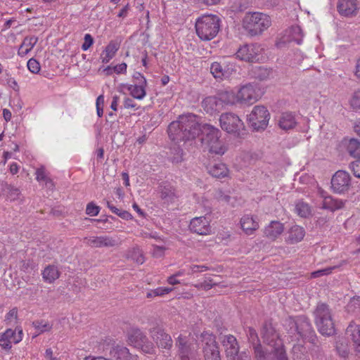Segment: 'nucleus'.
I'll return each mask as SVG.
<instances>
[{"label": "nucleus", "mask_w": 360, "mask_h": 360, "mask_svg": "<svg viewBox=\"0 0 360 360\" xmlns=\"http://www.w3.org/2000/svg\"><path fill=\"white\" fill-rule=\"evenodd\" d=\"M269 73L270 70L268 68L259 66L255 70V77L259 80H264L269 77Z\"/></svg>", "instance_id": "47"}, {"label": "nucleus", "mask_w": 360, "mask_h": 360, "mask_svg": "<svg viewBox=\"0 0 360 360\" xmlns=\"http://www.w3.org/2000/svg\"><path fill=\"white\" fill-rule=\"evenodd\" d=\"M349 313L357 314L360 312V297H353L350 299L346 307Z\"/></svg>", "instance_id": "39"}, {"label": "nucleus", "mask_w": 360, "mask_h": 360, "mask_svg": "<svg viewBox=\"0 0 360 360\" xmlns=\"http://www.w3.org/2000/svg\"><path fill=\"white\" fill-rule=\"evenodd\" d=\"M271 25V18L259 11L247 12L242 20V27L250 36L262 34Z\"/></svg>", "instance_id": "3"}, {"label": "nucleus", "mask_w": 360, "mask_h": 360, "mask_svg": "<svg viewBox=\"0 0 360 360\" xmlns=\"http://www.w3.org/2000/svg\"><path fill=\"white\" fill-rule=\"evenodd\" d=\"M346 335L352 342L356 355L360 356V325L352 321L346 329Z\"/></svg>", "instance_id": "21"}, {"label": "nucleus", "mask_w": 360, "mask_h": 360, "mask_svg": "<svg viewBox=\"0 0 360 360\" xmlns=\"http://www.w3.org/2000/svg\"><path fill=\"white\" fill-rule=\"evenodd\" d=\"M118 102H119V97L117 96H114L112 97V103H111V105H110V108L116 111L117 109V106H118Z\"/></svg>", "instance_id": "59"}, {"label": "nucleus", "mask_w": 360, "mask_h": 360, "mask_svg": "<svg viewBox=\"0 0 360 360\" xmlns=\"http://www.w3.org/2000/svg\"><path fill=\"white\" fill-rule=\"evenodd\" d=\"M174 196V192L171 188H163L160 191V198L162 200H172Z\"/></svg>", "instance_id": "52"}, {"label": "nucleus", "mask_w": 360, "mask_h": 360, "mask_svg": "<svg viewBox=\"0 0 360 360\" xmlns=\"http://www.w3.org/2000/svg\"><path fill=\"white\" fill-rule=\"evenodd\" d=\"M189 228L191 231L197 234L209 235L212 233L211 219L206 215L194 217L191 221Z\"/></svg>", "instance_id": "16"}, {"label": "nucleus", "mask_w": 360, "mask_h": 360, "mask_svg": "<svg viewBox=\"0 0 360 360\" xmlns=\"http://www.w3.org/2000/svg\"><path fill=\"white\" fill-rule=\"evenodd\" d=\"M100 208L98 206L96 205L94 202H89L86 206V214L91 216L95 217L97 216L99 213Z\"/></svg>", "instance_id": "50"}, {"label": "nucleus", "mask_w": 360, "mask_h": 360, "mask_svg": "<svg viewBox=\"0 0 360 360\" xmlns=\"http://www.w3.org/2000/svg\"><path fill=\"white\" fill-rule=\"evenodd\" d=\"M98 350L101 352L109 351L110 354L117 360H137V356L132 355L125 347L118 345L110 338H107L99 343Z\"/></svg>", "instance_id": "9"}, {"label": "nucleus", "mask_w": 360, "mask_h": 360, "mask_svg": "<svg viewBox=\"0 0 360 360\" xmlns=\"http://www.w3.org/2000/svg\"><path fill=\"white\" fill-rule=\"evenodd\" d=\"M306 235L305 229L299 225H292L285 233V241L287 244L295 245L300 243Z\"/></svg>", "instance_id": "20"}, {"label": "nucleus", "mask_w": 360, "mask_h": 360, "mask_svg": "<svg viewBox=\"0 0 360 360\" xmlns=\"http://www.w3.org/2000/svg\"><path fill=\"white\" fill-rule=\"evenodd\" d=\"M323 202L322 208L327 210L335 211L343 208L345 203L342 200L333 198L330 195H323L322 194Z\"/></svg>", "instance_id": "32"}, {"label": "nucleus", "mask_w": 360, "mask_h": 360, "mask_svg": "<svg viewBox=\"0 0 360 360\" xmlns=\"http://www.w3.org/2000/svg\"><path fill=\"white\" fill-rule=\"evenodd\" d=\"M135 78L139 80V84L129 85L127 89L132 97L138 100H142L146 96L147 80L141 73H137Z\"/></svg>", "instance_id": "23"}, {"label": "nucleus", "mask_w": 360, "mask_h": 360, "mask_svg": "<svg viewBox=\"0 0 360 360\" xmlns=\"http://www.w3.org/2000/svg\"><path fill=\"white\" fill-rule=\"evenodd\" d=\"M190 269L192 273L202 272V271L207 270V267H205V266L193 265L190 267Z\"/></svg>", "instance_id": "58"}, {"label": "nucleus", "mask_w": 360, "mask_h": 360, "mask_svg": "<svg viewBox=\"0 0 360 360\" xmlns=\"http://www.w3.org/2000/svg\"><path fill=\"white\" fill-rule=\"evenodd\" d=\"M146 340L147 336L138 328H131L127 332L128 344L135 348L139 347Z\"/></svg>", "instance_id": "27"}, {"label": "nucleus", "mask_w": 360, "mask_h": 360, "mask_svg": "<svg viewBox=\"0 0 360 360\" xmlns=\"http://www.w3.org/2000/svg\"><path fill=\"white\" fill-rule=\"evenodd\" d=\"M83 360H112L111 359L103 357V356H95L89 355L83 359Z\"/></svg>", "instance_id": "61"}, {"label": "nucleus", "mask_w": 360, "mask_h": 360, "mask_svg": "<svg viewBox=\"0 0 360 360\" xmlns=\"http://www.w3.org/2000/svg\"><path fill=\"white\" fill-rule=\"evenodd\" d=\"M337 8L342 16H355L360 8L359 0H339Z\"/></svg>", "instance_id": "18"}, {"label": "nucleus", "mask_w": 360, "mask_h": 360, "mask_svg": "<svg viewBox=\"0 0 360 360\" xmlns=\"http://www.w3.org/2000/svg\"><path fill=\"white\" fill-rule=\"evenodd\" d=\"M203 344L202 351L205 360H221L220 352L216 337L209 332L201 334Z\"/></svg>", "instance_id": "13"}, {"label": "nucleus", "mask_w": 360, "mask_h": 360, "mask_svg": "<svg viewBox=\"0 0 360 360\" xmlns=\"http://www.w3.org/2000/svg\"><path fill=\"white\" fill-rule=\"evenodd\" d=\"M105 105V96L103 94L99 95L96 101V108H103Z\"/></svg>", "instance_id": "57"}, {"label": "nucleus", "mask_w": 360, "mask_h": 360, "mask_svg": "<svg viewBox=\"0 0 360 360\" xmlns=\"http://www.w3.org/2000/svg\"><path fill=\"white\" fill-rule=\"evenodd\" d=\"M35 179L39 183H44L46 187L53 189L54 187L53 182L49 175V172L44 166L37 167L35 171Z\"/></svg>", "instance_id": "34"}, {"label": "nucleus", "mask_w": 360, "mask_h": 360, "mask_svg": "<svg viewBox=\"0 0 360 360\" xmlns=\"http://www.w3.org/2000/svg\"><path fill=\"white\" fill-rule=\"evenodd\" d=\"M202 133V143L208 148L210 152L223 155L226 148L219 140L221 131L218 128L210 124L200 126L198 117L193 114L182 115L177 121L172 122L168 128V133L174 141H190L195 139Z\"/></svg>", "instance_id": "1"}, {"label": "nucleus", "mask_w": 360, "mask_h": 360, "mask_svg": "<svg viewBox=\"0 0 360 360\" xmlns=\"http://www.w3.org/2000/svg\"><path fill=\"white\" fill-rule=\"evenodd\" d=\"M24 337L23 330L21 326H17L14 329L8 328L4 332L0 333L1 351L9 353L13 345H17L22 341Z\"/></svg>", "instance_id": "10"}, {"label": "nucleus", "mask_w": 360, "mask_h": 360, "mask_svg": "<svg viewBox=\"0 0 360 360\" xmlns=\"http://www.w3.org/2000/svg\"><path fill=\"white\" fill-rule=\"evenodd\" d=\"M240 227L247 236L254 235L259 229V221L257 216L245 214L240 219Z\"/></svg>", "instance_id": "17"}, {"label": "nucleus", "mask_w": 360, "mask_h": 360, "mask_svg": "<svg viewBox=\"0 0 360 360\" xmlns=\"http://www.w3.org/2000/svg\"><path fill=\"white\" fill-rule=\"evenodd\" d=\"M350 169L356 177L360 178V160L352 162Z\"/></svg>", "instance_id": "53"}, {"label": "nucleus", "mask_w": 360, "mask_h": 360, "mask_svg": "<svg viewBox=\"0 0 360 360\" xmlns=\"http://www.w3.org/2000/svg\"><path fill=\"white\" fill-rule=\"evenodd\" d=\"M27 67L28 70L34 74H37L40 69L41 68L40 67L39 63L34 58H30L27 64Z\"/></svg>", "instance_id": "48"}, {"label": "nucleus", "mask_w": 360, "mask_h": 360, "mask_svg": "<svg viewBox=\"0 0 360 360\" xmlns=\"http://www.w3.org/2000/svg\"><path fill=\"white\" fill-rule=\"evenodd\" d=\"M108 207L111 210L112 212L118 214L120 210L119 208L115 207L112 203H110L109 201L106 202Z\"/></svg>", "instance_id": "64"}, {"label": "nucleus", "mask_w": 360, "mask_h": 360, "mask_svg": "<svg viewBox=\"0 0 360 360\" xmlns=\"http://www.w3.org/2000/svg\"><path fill=\"white\" fill-rule=\"evenodd\" d=\"M236 58L246 63H261L265 59L264 48L258 44H243L236 53Z\"/></svg>", "instance_id": "7"}, {"label": "nucleus", "mask_w": 360, "mask_h": 360, "mask_svg": "<svg viewBox=\"0 0 360 360\" xmlns=\"http://www.w3.org/2000/svg\"><path fill=\"white\" fill-rule=\"evenodd\" d=\"M38 39L34 36L26 37L18 49V56L25 57L34 47Z\"/></svg>", "instance_id": "31"}, {"label": "nucleus", "mask_w": 360, "mask_h": 360, "mask_svg": "<svg viewBox=\"0 0 360 360\" xmlns=\"http://www.w3.org/2000/svg\"><path fill=\"white\" fill-rule=\"evenodd\" d=\"M123 105L125 109H138L135 102L129 98H127L124 100Z\"/></svg>", "instance_id": "55"}, {"label": "nucleus", "mask_w": 360, "mask_h": 360, "mask_svg": "<svg viewBox=\"0 0 360 360\" xmlns=\"http://www.w3.org/2000/svg\"><path fill=\"white\" fill-rule=\"evenodd\" d=\"M137 349H139L143 353L146 354H153L155 351L154 345L150 342L148 338L147 340H146L145 342L141 343Z\"/></svg>", "instance_id": "46"}, {"label": "nucleus", "mask_w": 360, "mask_h": 360, "mask_svg": "<svg viewBox=\"0 0 360 360\" xmlns=\"http://www.w3.org/2000/svg\"><path fill=\"white\" fill-rule=\"evenodd\" d=\"M33 328L38 332V333H49L51 331L53 326L47 320L37 319L32 323Z\"/></svg>", "instance_id": "38"}, {"label": "nucleus", "mask_w": 360, "mask_h": 360, "mask_svg": "<svg viewBox=\"0 0 360 360\" xmlns=\"http://www.w3.org/2000/svg\"><path fill=\"white\" fill-rule=\"evenodd\" d=\"M173 156L172 158V160L173 163H179L183 160V150L182 149H179V148H174L172 149Z\"/></svg>", "instance_id": "49"}, {"label": "nucleus", "mask_w": 360, "mask_h": 360, "mask_svg": "<svg viewBox=\"0 0 360 360\" xmlns=\"http://www.w3.org/2000/svg\"><path fill=\"white\" fill-rule=\"evenodd\" d=\"M113 71L117 75L125 74L127 72V65L125 63H122L113 66Z\"/></svg>", "instance_id": "54"}, {"label": "nucleus", "mask_w": 360, "mask_h": 360, "mask_svg": "<svg viewBox=\"0 0 360 360\" xmlns=\"http://www.w3.org/2000/svg\"><path fill=\"white\" fill-rule=\"evenodd\" d=\"M41 275H42L43 281L45 283L53 284L60 277V271L57 266L49 264L42 270Z\"/></svg>", "instance_id": "28"}, {"label": "nucleus", "mask_w": 360, "mask_h": 360, "mask_svg": "<svg viewBox=\"0 0 360 360\" xmlns=\"http://www.w3.org/2000/svg\"><path fill=\"white\" fill-rule=\"evenodd\" d=\"M238 104L253 105L263 94V91L257 84H248L242 86L236 91Z\"/></svg>", "instance_id": "12"}, {"label": "nucleus", "mask_w": 360, "mask_h": 360, "mask_svg": "<svg viewBox=\"0 0 360 360\" xmlns=\"http://www.w3.org/2000/svg\"><path fill=\"white\" fill-rule=\"evenodd\" d=\"M297 124L295 117L290 112H283L278 120V125L283 130H290Z\"/></svg>", "instance_id": "30"}, {"label": "nucleus", "mask_w": 360, "mask_h": 360, "mask_svg": "<svg viewBox=\"0 0 360 360\" xmlns=\"http://www.w3.org/2000/svg\"><path fill=\"white\" fill-rule=\"evenodd\" d=\"M263 338L269 349L264 350L261 345L255 346V352L258 360H288L283 342L276 331L272 328L266 329Z\"/></svg>", "instance_id": "2"}, {"label": "nucleus", "mask_w": 360, "mask_h": 360, "mask_svg": "<svg viewBox=\"0 0 360 360\" xmlns=\"http://www.w3.org/2000/svg\"><path fill=\"white\" fill-rule=\"evenodd\" d=\"M335 348H336V351L338 354L344 358L347 359L349 354V347L347 340L344 337H338L336 345H335Z\"/></svg>", "instance_id": "37"}, {"label": "nucleus", "mask_w": 360, "mask_h": 360, "mask_svg": "<svg viewBox=\"0 0 360 360\" xmlns=\"http://www.w3.org/2000/svg\"><path fill=\"white\" fill-rule=\"evenodd\" d=\"M354 75L360 79V58L356 62V68H354Z\"/></svg>", "instance_id": "63"}, {"label": "nucleus", "mask_w": 360, "mask_h": 360, "mask_svg": "<svg viewBox=\"0 0 360 360\" xmlns=\"http://www.w3.org/2000/svg\"><path fill=\"white\" fill-rule=\"evenodd\" d=\"M201 106L203 110L210 115L217 114L224 109L222 103L217 96L205 98L202 101Z\"/></svg>", "instance_id": "24"}, {"label": "nucleus", "mask_w": 360, "mask_h": 360, "mask_svg": "<svg viewBox=\"0 0 360 360\" xmlns=\"http://www.w3.org/2000/svg\"><path fill=\"white\" fill-rule=\"evenodd\" d=\"M86 244L92 248H112L117 245L116 240L109 236H91L86 238Z\"/></svg>", "instance_id": "22"}, {"label": "nucleus", "mask_w": 360, "mask_h": 360, "mask_svg": "<svg viewBox=\"0 0 360 360\" xmlns=\"http://www.w3.org/2000/svg\"><path fill=\"white\" fill-rule=\"evenodd\" d=\"M284 231V225L279 221H271L263 229L264 236L275 241Z\"/></svg>", "instance_id": "25"}, {"label": "nucleus", "mask_w": 360, "mask_h": 360, "mask_svg": "<svg viewBox=\"0 0 360 360\" xmlns=\"http://www.w3.org/2000/svg\"><path fill=\"white\" fill-rule=\"evenodd\" d=\"M5 322L6 325L12 326L15 325L18 322V309L16 307H13L8 311L5 316Z\"/></svg>", "instance_id": "44"}, {"label": "nucleus", "mask_w": 360, "mask_h": 360, "mask_svg": "<svg viewBox=\"0 0 360 360\" xmlns=\"http://www.w3.org/2000/svg\"><path fill=\"white\" fill-rule=\"evenodd\" d=\"M208 173L214 178L221 179L228 176L229 169L224 163L219 162L207 167Z\"/></svg>", "instance_id": "33"}, {"label": "nucleus", "mask_w": 360, "mask_h": 360, "mask_svg": "<svg viewBox=\"0 0 360 360\" xmlns=\"http://www.w3.org/2000/svg\"><path fill=\"white\" fill-rule=\"evenodd\" d=\"M217 96L222 105L224 108L226 105H234L238 104L237 93L233 90H224L218 93Z\"/></svg>", "instance_id": "29"}, {"label": "nucleus", "mask_w": 360, "mask_h": 360, "mask_svg": "<svg viewBox=\"0 0 360 360\" xmlns=\"http://www.w3.org/2000/svg\"><path fill=\"white\" fill-rule=\"evenodd\" d=\"M332 191L337 193H344L348 191L351 186V177L349 174L344 170H338L335 172L331 178Z\"/></svg>", "instance_id": "15"}, {"label": "nucleus", "mask_w": 360, "mask_h": 360, "mask_svg": "<svg viewBox=\"0 0 360 360\" xmlns=\"http://www.w3.org/2000/svg\"><path fill=\"white\" fill-rule=\"evenodd\" d=\"M315 322L320 333L331 335L335 333V326L332 319L331 311L326 304H319L315 311Z\"/></svg>", "instance_id": "6"}, {"label": "nucleus", "mask_w": 360, "mask_h": 360, "mask_svg": "<svg viewBox=\"0 0 360 360\" xmlns=\"http://www.w3.org/2000/svg\"><path fill=\"white\" fill-rule=\"evenodd\" d=\"M20 272L22 274V277H25V280L28 282L31 275L36 273V266L34 263L30 260L22 261L20 262Z\"/></svg>", "instance_id": "35"}, {"label": "nucleus", "mask_w": 360, "mask_h": 360, "mask_svg": "<svg viewBox=\"0 0 360 360\" xmlns=\"http://www.w3.org/2000/svg\"><path fill=\"white\" fill-rule=\"evenodd\" d=\"M225 349L227 360H251L245 353L239 354V347L237 340L233 335L224 336L222 341Z\"/></svg>", "instance_id": "14"}, {"label": "nucleus", "mask_w": 360, "mask_h": 360, "mask_svg": "<svg viewBox=\"0 0 360 360\" xmlns=\"http://www.w3.org/2000/svg\"><path fill=\"white\" fill-rule=\"evenodd\" d=\"M176 278L177 277H176L174 274L169 276L167 278V283L172 285L180 283V281L178 279H176Z\"/></svg>", "instance_id": "60"}, {"label": "nucleus", "mask_w": 360, "mask_h": 360, "mask_svg": "<svg viewBox=\"0 0 360 360\" xmlns=\"http://www.w3.org/2000/svg\"><path fill=\"white\" fill-rule=\"evenodd\" d=\"M176 345L181 360H200L198 357L196 340L188 332H183L177 338Z\"/></svg>", "instance_id": "5"}, {"label": "nucleus", "mask_w": 360, "mask_h": 360, "mask_svg": "<svg viewBox=\"0 0 360 360\" xmlns=\"http://www.w3.org/2000/svg\"><path fill=\"white\" fill-rule=\"evenodd\" d=\"M270 119V113L266 107L263 105L255 106L247 116L250 127L256 131L265 130Z\"/></svg>", "instance_id": "8"}, {"label": "nucleus", "mask_w": 360, "mask_h": 360, "mask_svg": "<svg viewBox=\"0 0 360 360\" xmlns=\"http://www.w3.org/2000/svg\"><path fill=\"white\" fill-rule=\"evenodd\" d=\"M3 116L6 122H9L12 117L10 110L4 108L3 110Z\"/></svg>", "instance_id": "62"}, {"label": "nucleus", "mask_w": 360, "mask_h": 360, "mask_svg": "<svg viewBox=\"0 0 360 360\" xmlns=\"http://www.w3.org/2000/svg\"><path fill=\"white\" fill-rule=\"evenodd\" d=\"M210 71L216 79H222L225 77V70L218 62H214L210 66Z\"/></svg>", "instance_id": "40"}, {"label": "nucleus", "mask_w": 360, "mask_h": 360, "mask_svg": "<svg viewBox=\"0 0 360 360\" xmlns=\"http://www.w3.org/2000/svg\"><path fill=\"white\" fill-rule=\"evenodd\" d=\"M117 216H119L120 217H121L123 219H127V220L131 219L132 218V215L129 212H128L127 210H120Z\"/></svg>", "instance_id": "56"}, {"label": "nucleus", "mask_w": 360, "mask_h": 360, "mask_svg": "<svg viewBox=\"0 0 360 360\" xmlns=\"http://www.w3.org/2000/svg\"><path fill=\"white\" fill-rule=\"evenodd\" d=\"M349 103L354 110H360V89H357L352 94Z\"/></svg>", "instance_id": "41"}, {"label": "nucleus", "mask_w": 360, "mask_h": 360, "mask_svg": "<svg viewBox=\"0 0 360 360\" xmlns=\"http://www.w3.org/2000/svg\"><path fill=\"white\" fill-rule=\"evenodd\" d=\"M94 44V39L92 36L87 33L84 35V41H83V44L81 46V49L83 51H87L90 49Z\"/></svg>", "instance_id": "51"}, {"label": "nucleus", "mask_w": 360, "mask_h": 360, "mask_svg": "<svg viewBox=\"0 0 360 360\" xmlns=\"http://www.w3.org/2000/svg\"><path fill=\"white\" fill-rule=\"evenodd\" d=\"M173 290L174 289L171 288H158L155 290H150L147 292L146 296L148 298H153L157 296L162 297Z\"/></svg>", "instance_id": "42"}, {"label": "nucleus", "mask_w": 360, "mask_h": 360, "mask_svg": "<svg viewBox=\"0 0 360 360\" xmlns=\"http://www.w3.org/2000/svg\"><path fill=\"white\" fill-rule=\"evenodd\" d=\"M220 19L217 15L206 14L200 16L195 22V30L202 41L213 39L219 32Z\"/></svg>", "instance_id": "4"}, {"label": "nucleus", "mask_w": 360, "mask_h": 360, "mask_svg": "<svg viewBox=\"0 0 360 360\" xmlns=\"http://www.w3.org/2000/svg\"><path fill=\"white\" fill-rule=\"evenodd\" d=\"M120 46V44L117 41H110L100 55L101 63L104 64L108 63L115 57Z\"/></svg>", "instance_id": "26"}, {"label": "nucleus", "mask_w": 360, "mask_h": 360, "mask_svg": "<svg viewBox=\"0 0 360 360\" xmlns=\"http://www.w3.org/2000/svg\"><path fill=\"white\" fill-rule=\"evenodd\" d=\"M219 125L227 133L240 136L241 130H245L244 123L239 116L233 112H223L219 117Z\"/></svg>", "instance_id": "11"}, {"label": "nucleus", "mask_w": 360, "mask_h": 360, "mask_svg": "<svg viewBox=\"0 0 360 360\" xmlns=\"http://www.w3.org/2000/svg\"><path fill=\"white\" fill-rule=\"evenodd\" d=\"M295 210L296 212L302 217H307L311 213L309 205L304 202H297Z\"/></svg>", "instance_id": "43"}, {"label": "nucleus", "mask_w": 360, "mask_h": 360, "mask_svg": "<svg viewBox=\"0 0 360 360\" xmlns=\"http://www.w3.org/2000/svg\"><path fill=\"white\" fill-rule=\"evenodd\" d=\"M348 153L353 158H360V141L356 139L345 140Z\"/></svg>", "instance_id": "36"}, {"label": "nucleus", "mask_w": 360, "mask_h": 360, "mask_svg": "<svg viewBox=\"0 0 360 360\" xmlns=\"http://www.w3.org/2000/svg\"><path fill=\"white\" fill-rule=\"evenodd\" d=\"M151 336L156 342L158 347L162 349H169L173 345V341L169 334L166 333L160 328H153L151 331Z\"/></svg>", "instance_id": "19"}, {"label": "nucleus", "mask_w": 360, "mask_h": 360, "mask_svg": "<svg viewBox=\"0 0 360 360\" xmlns=\"http://www.w3.org/2000/svg\"><path fill=\"white\" fill-rule=\"evenodd\" d=\"M338 267V266H335L328 267L324 269L316 270V271H312L310 274V277L316 278H319V277H321L323 276H326V275L330 274L333 272V271L335 270Z\"/></svg>", "instance_id": "45"}]
</instances>
